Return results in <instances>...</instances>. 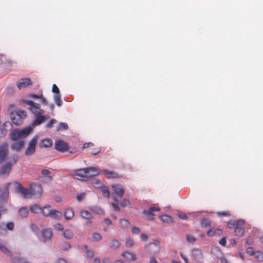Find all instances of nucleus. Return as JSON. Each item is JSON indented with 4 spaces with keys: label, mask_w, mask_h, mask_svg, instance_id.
<instances>
[{
    "label": "nucleus",
    "mask_w": 263,
    "mask_h": 263,
    "mask_svg": "<svg viewBox=\"0 0 263 263\" xmlns=\"http://www.w3.org/2000/svg\"><path fill=\"white\" fill-rule=\"evenodd\" d=\"M32 128L31 127H28L22 129H15L10 134V138L12 141H20L14 142L11 145V148L17 152H18L25 145V141L22 139L27 137Z\"/></svg>",
    "instance_id": "obj_1"
},
{
    "label": "nucleus",
    "mask_w": 263,
    "mask_h": 263,
    "mask_svg": "<svg viewBox=\"0 0 263 263\" xmlns=\"http://www.w3.org/2000/svg\"><path fill=\"white\" fill-rule=\"evenodd\" d=\"M26 116V112L21 109L16 111H12L10 114L11 121L13 124L16 125H21L23 123V120Z\"/></svg>",
    "instance_id": "obj_2"
},
{
    "label": "nucleus",
    "mask_w": 263,
    "mask_h": 263,
    "mask_svg": "<svg viewBox=\"0 0 263 263\" xmlns=\"http://www.w3.org/2000/svg\"><path fill=\"white\" fill-rule=\"evenodd\" d=\"M50 206L47 205L42 208L41 212L46 217L49 216L53 218L60 219L62 216V213L54 209H50Z\"/></svg>",
    "instance_id": "obj_3"
},
{
    "label": "nucleus",
    "mask_w": 263,
    "mask_h": 263,
    "mask_svg": "<svg viewBox=\"0 0 263 263\" xmlns=\"http://www.w3.org/2000/svg\"><path fill=\"white\" fill-rule=\"evenodd\" d=\"M111 189L112 191V198L115 201L118 202L119 199L122 197L124 192L123 187L121 184H115L111 186Z\"/></svg>",
    "instance_id": "obj_4"
},
{
    "label": "nucleus",
    "mask_w": 263,
    "mask_h": 263,
    "mask_svg": "<svg viewBox=\"0 0 263 263\" xmlns=\"http://www.w3.org/2000/svg\"><path fill=\"white\" fill-rule=\"evenodd\" d=\"M12 162H8L3 165L0 170V174L3 175H8L12 169V166L16 163L18 160V156L16 155H13L11 157Z\"/></svg>",
    "instance_id": "obj_5"
},
{
    "label": "nucleus",
    "mask_w": 263,
    "mask_h": 263,
    "mask_svg": "<svg viewBox=\"0 0 263 263\" xmlns=\"http://www.w3.org/2000/svg\"><path fill=\"white\" fill-rule=\"evenodd\" d=\"M93 168H86L80 169L76 171L74 177L78 180H86L89 179V174L88 173L90 171H93Z\"/></svg>",
    "instance_id": "obj_6"
},
{
    "label": "nucleus",
    "mask_w": 263,
    "mask_h": 263,
    "mask_svg": "<svg viewBox=\"0 0 263 263\" xmlns=\"http://www.w3.org/2000/svg\"><path fill=\"white\" fill-rule=\"evenodd\" d=\"M14 184L16 192L21 194L24 198H29L31 197L30 187L29 189L25 188L21 183L17 182H15Z\"/></svg>",
    "instance_id": "obj_7"
},
{
    "label": "nucleus",
    "mask_w": 263,
    "mask_h": 263,
    "mask_svg": "<svg viewBox=\"0 0 263 263\" xmlns=\"http://www.w3.org/2000/svg\"><path fill=\"white\" fill-rule=\"evenodd\" d=\"M30 190L31 196H34L40 197L42 194V188L40 184L35 183H30Z\"/></svg>",
    "instance_id": "obj_8"
},
{
    "label": "nucleus",
    "mask_w": 263,
    "mask_h": 263,
    "mask_svg": "<svg viewBox=\"0 0 263 263\" xmlns=\"http://www.w3.org/2000/svg\"><path fill=\"white\" fill-rule=\"evenodd\" d=\"M37 142V137H33L30 141L28 147L25 152V155L30 156L33 154L35 150V146Z\"/></svg>",
    "instance_id": "obj_9"
},
{
    "label": "nucleus",
    "mask_w": 263,
    "mask_h": 263,
    "mask_svg": "<svg viewBox=\"0 0 263 263\" xmlns=\"http://www.w3.org/2000/svg\"><path fill=\"white\" fill-rule=\"evenodd\" d=\"M8 152V144L3 143L0 145V163L3 162L7 158Z\"/></svg>",
    "instance_id": "obj_10"
},
{
    "label": "nucleus",
    "mask_w": 263,
    "mask_h": 263,
    "mask_svg": "<svg viewBox=\"0 0 263 263\" xmlns=\"http://www.w3.org/2000/svg\"><path fill=\"white\" fill-rule=\"evenodd\" d=\"M55 148L60 152H65L68 151V144L63 140H58L55 143Z\"/></svg>",
    "instance_id": "obj_11"
},
{
    "label": "nucleus",
    "mask_w": 263,
    "mask_h": 263,
    "mask_svg": "<svg viewBox=\"0 0 263 263\" xmlns=\"http://www.w3.org/2000/svg\"><path fill=\"white\" fill-rule=\"evenodd\" d=\"M160 211V208L157 206H151L148 210H143V213L144 214L149 220L153 219V216L154 214L153 212H158Z\"/></svg>",
    "instance_id": "obj_12"
},
{
    "label": "nucleus",
    "mask_w": 263,
    "mask_h": 263,
    "mask_svg": "<svg viewBox=\"0 0 263 263\" xmlns=\"http://www.w3.org/2000/svg\"><path fill=\"white\" fill-rule=\"evenodd\" d=\"M32 85V82L29 78L21 79L17 83V87L21 89Z\"/></svg>",
    "instance_id": "obj_13"
},
{
    "label": "nucleus",
    "mask_w": 263,
    "mask_h": 263,
    "mask_svg": "<svg viewBox=\"0 0 263 263\" xmlns=\"http://www.w3.org/2000/svg\"><path fill=\"white\" fill-rule=\"evenodd\" d=\"M146 251L151 255H155L159 252L158 247L155 243H149L145 247Z\"/></svg>",
    "instance_id": "obj_14"
},
{
    "label": "nucleus",
    "mask_w": 263,
    "mask_h": 263,
    "mask_svg": "<svg viewBox=\"0 0 263 263\" xmlns=\"http://www.w3.org/2000/svg\"><path fill=\"white\" fill-rule=\"evenodd\" d=\"M52 232L51 229H45L42 231V241L44 242L49 240L52 236Z\"/></svg>",
    "instance_id": "obj_15"
},
{
    "label": "nucleus",
    "mask_w": 263,
    "mask_h": 263,
    "mask_svg": "<svg viewBox=\"0 0 263 263\" xmlns=\"http://www.w3.org/2000/svg\"><path fill=\"white\" fill-rule=\"evenodd\" d=\"M101 173L104 174L108 178H118L120 177L117 173L108 170H104Z\"/></svg>",
    "instance_id": "obj_16"
},
{
    "label": "nucleus",
    "mask_w": 263,
    "mask_h": 263,
    "mask_svg": "<svg viewBox=\"0 0 263 263\" xmlns=\"http://www.w3.org/2000/svg\"><path fill=\"white\" fill-rule=\"evenodd\" d=\"M29 109L35 116L42 115L44 113V111L41 108L40 105L38 103L30 107Z\"/></svg>",
    "instance_id": "obj_17"
},
{
    "label": "nucleus",
    "mask_w": 263,
    "mask_h": 263,
    "mask_svg": "<svg viewBox=\"0 0 263 263\" xmlns=\"http://www.w3.org/2000/svg\"><path fill=\"white\" fill-rule=\"evenodd\" d=\"M122 256L127 261H135L137 260V257L135 254L131 253L128 252H124L122 253Z\"/></svg>",
    "instance_id": "obj_18"
},
{
    "label": "nucleus",
    "mask_w": 263,
    "mask_h": 263,
    "mask_svg": "<svg viewBox=\"0 0 263 263\" xmlns=\"http://www.w3.org/2000/svg\"><path fill=\"white\" fill-rule=\"evenodd\" d=\"M64 216L66 220H71L74 216V212L72 209L69 208L65 210Z\"/></svg>",
    "instance_id": "obj_19"
},
{
    "label": "nucleus",
    "mask_w": 263,
    "mask_h": 263,
    "mask_svg": "<svg viewBox=\"0 0 263 263\" xmlns=\"http://www.w3.org/2000/svg\"><path fill=\"white\" fill-rule=\"evenodd\" d=\"M36 118L33 122V125L36 126L41 124L46 120L45 116H42V115L35 116Z\"/></svg>",
    "instance_id": "obj_20"
},
{
    "label": "nucleus",
    "mask_w": 263,
    "mask_h": 263,
    "mask_svg": "<svg viewBox=\"0 0 263 263\" xmlns=\"http://www.w3.org/2000/svg\"><path fill=\"white\" fill-rule=\"evenodd\" d=\"M52 145V141L49 139H43L40 143V147L41 148L43 147H49Z\"/></svg>",
    "instance_id": "obj_21"
},
{
    "label": "nucleus",
    "mask_w": 263,
    "mask_h": 263,
    "mask_svg": "<svg viewBox=\"0 0 263 263\" xmlns=\"http://www.w3.org/2000/svg\"><path fill=\"white\" fill-rule=\"evenodd\" d=\"M42 208L40 205L37 204H34L30 206V211L33 213H39L41 212Z\"/></svg>",
    "instance_id": "obj_22"
},
{
    "label": "nucleus",
    "mask_w": 263,
    "mask_h": 263,
    "mask_svg": "<svg viewBox=\"0 0 263 263\" xmlns=\"http://www.w3.org/2000/svg\"><path fill=\"white\" fill-rule=\"evenodd\" d=\"M193 255L194 257V259L195 260H199L203 257V255L201 251L199 250H193Z\"/></svg>",
    "instance_id": "obj_23"
},
{
    "label": "nucleus",
    "mask_w": 263,
    "mask_h": 263,
    "mask_svg": "<svg viewBox=\"0 0 263 263\" xmlns=\"http://www.w3.org/2000/svg\"><path fill=\"white\" fill-rule=\"evenodd\" d=\"M80 216L82 218L86 219H90L92 218V214L91 213L87 211L82 210L80 212Z\"/></svg>",
    "instance_id": "obj_24"
},
{
    "label": "nucleus",
    "mask_w": 263,
    "mask_h": 263,
    "mask_svg": "<svg viewBox=\"0 0 263 263\" xmlns=\"http://www.w3.org/2000/svg\"><path fill=\"white\" fill-rule=\"evenodd\" d=\"M119 225L121 228L123 229H126L129 227L130 223L127 220L125 219H122L120 220Z\"/></svg>",
    "instance_id": "obj_25"
},
{
    "label": "nucleus",
    "mask_w": 263,
    "mask_h": 263,
    "mask_svg": "<svg viewBox=\"0 0 263 263\" xmlns=\"http://www.w3.org/2000/svg\"><path fill=\"white\" fill-rule=\"evenodd\" d=\"M28 212V209L26 207H22L18 211L19 215L22 217H26Z\"/></svg>",
    "instance_id": "obj_26"
},
{
    "label": "nucleus",
    "mask_w": 263,
    "mask_h": 263,
    "mask_svg": "<svg viewBox=\"0 0 263 263\" xmlns=\"http://www.w3.org/2000/svg\"><path fill=\"white\" fill-rule=\"evenodd\" d=\"M200 224L202 227H210L211 226V220L208 219L202 218L200 220Z\"/></svg>",
    "instance_id": "obj_27"
},
{
    "label": "nucleus",
    "mask_w": 263,
    "mask_h": 263,
    "mask_svg": "<svg viewBox=\"0 0 263 263\" xmlns=\"http://www.w3.org/2000/svg\"><path fill=\"white\" fill-rule=\"evenodd\" d=\"M63 236L68 239H70L73 237V233L70 230L66 229L63 232Z\"/></svg>",
    "instance_id": "obj_28"
},
{
    "label": "nucleus",
    "mask_w": 263,
    "mask_h": 263,
    "mask_svg": "<svg viewBox=\"0 0 263 263\" xmlns=\"http://www.w3.org/2000/svg\"><path fill=\"white\" fill-rule=\"evenodd\" d=\"M235 235L239 237L243 236L244 229L240 227H236L234 231Z\"/></svg>",
    "instance_id": "obj_29"
},
{
    "label": "nucleus",
    "mask_w": 263,
    "mask_h": 263,
    "mask_svg": "<svg viewBox=\"0 0 263 263\" xmlns=\"http://www.w3.org/2000/svg\"><path fill=\"white\" fill-rule=\"evenodd\" d=\"M100 189L103 196L108 198L110 196V194L108 187L105 185H102Z\"/></svg>",
    "instance_id": "obj_30"
},
{
    "label": "nucleus",
    "mask_w": 263,
    "mask_h": 263,
    "mask_svg": "<svg viewBox=\"0 0 263 263\" xmlns=\"http://www.w3.org/2000/svg\"><path fill=\"white\" fill-rule=\"evenodd\" d=\"M9 196V191L7 189L0 196V201H2L3 203L6 201V200L8 198Z\"/></svg>",
    "instance_id": "obj_31"
},
{
    "label": "nucleus",
    "mask_w": 263,
    "mask_h": 263,
    "mask_svg": "<svg viewBox=\"0 0 263 263\" xmlns=\"http://www.w3.org/2000/svg\"><path fill=\"white\" fill-rule=\"evenodd\" d=\"M55 103L58 106H61L62 104V102L61 99L60 94H55L53 97Z\"/></svg>",
    "instance_id": "obj_32"
},
{
    "label": "nucleus",
    "mask_w": 263,
    "mask_h": 263,
    "mask_svg": "<svg viewBox=\"0 0 263 263\" xmlns=\"http://www.w3.org/2000/svg\"><path fill=\"white\" fill-rule=\"evenodd\" d=\"M120 247V243L117 239H112L110 242V248L114 249H117Z\"/></svg>",
    "instance_id": "obj_33"
},
{
    "label": "nucleus",
    "mask_w": 263,
    "mask_h": 263,
    "mask_svg": "<svg viewBox=\"0 0 263 263\" xmlns=\"http://www.w3.org/2000/svg\"><path fill=\"white\" fill-rule=\"evenodd\" d=\"M254 257L258 261H263V253L260 251H256L254 253Z\"/></svg>",
    "instance_id": "obj_34"
},
{
    "label": "nucleus",
    "mask_w": 263,
    "mask_h": 263,
    "mask_svg": "<svg viewBox=\"0 0 263 263\" xmlns=\"http://www.w3.org/2000/svg\"><path fill=\"white\" fill-rule=\"evenodd\" d=\"M0 250L4 253L10 256L11 255V252L3 244L0 242Z\"/></svg>",
    "instance_id": "obj_35"
},
{
    "label": "nucleus",
    "mask_w": 263,
    "mask_h": 263,
    "mask_svg": "<svg viewBox=\"0 0 263 263\" xmlns=\"http://www.w3.org/2000/svg\"><path fill=\"white\" fill-rule=\"evenodd\" d=\"M161 220L165 222H172L173 219L172 217L168 215H163L160 217Z\"/></svg>",
    "instance_id": "obj_36"
},
{
    "label": "nucleus",
    "mask_w": 263,
    "mask_h": 263,
    "mask_svg": "<svg viewBox=\"0 0 263 263\" xmlns=\"http://www.w3.org/2000/svg\"><path fill=\"white\" fill-rule=\"evenodd\" d=\"M90 168H93L94 170L93 171H90V172L88 173V174L89 175V178H90L91 177L95 176L99 173L98 167H90Z\"/></svg>",
    "instance_id": "obj_37"
},
{
    "label": "nucleus",
    "mask_w": 263,
    "mask_h": 263,
    "mask_svg": "<svg viewBox=\"0 0 263 263\" xmlns=\"http://www.w3.org/2000/svg\"><path fill=\"white\" fill-rule=\"evenodd\" d=\"M92 184L93 186L96 188H100L102 185V182L100 180L98 179H95L92 181Z\"/></svg>",
    "instance_id": "obj_38"
},
{
    "label": "nucleus",
    "mask_w": 263,
    "mask_h": 263,
    "mask_svg": "<svg viewBox=\"0 0 263 263\" xmlns=\"http://www.w3.org/2000/svg\"><path fill=\"white\" fill-rule=\"evenodd\" d=\"M68 124L66 123H60L58 126V130L62 129H67L68 128Z\"/></svg>",
    "instance_id": "obj_39"
},
{
    "label": "nucleus",
    "mask_w": 263,
    "mask_h": 263,
    "mask_svg": "<svg viewBox=\"0 0 263 263\" xmlns=\"http://www.w3.org/2000/svg\"><path fill=\"white\" fill-rule=\"evenodd\" d=\"M101 151V148L100 147H97L95 148H92L90 150V154L93 155H96L98 154Z\"/></svg>",
    "instance_id": "obj_40"
},
{
    "label": "nucleus",
    "mask_w": 263,
    "mask_h": 263,
    "mask_svg": "<svg viewBox=\"0 0 263 263\" xmlns=\"http://www.w3.org/2000/svg\"><path fill=\"white\" fill-rule=\"evenodd\" d=\"M92 237L93 239L96 241H100L102 239L101 235L98 233H94L92 234Z\"/></svg>",
    "instance_id": "obj_41"
},
{
    "label": "nucleus",
    "mask_w": 263,
    "mask_h": 263,
    "mask_svg": "<svg viewBox=\"0 0 263 263\" xmlns=\"http://www.w3.org/2000/svg\"><path fill=\"white\" fill-rule=\"evenodd\" d=\"M206 235L209 237H212V236H213L214 235H216L215 234V229L211 228V229H209L206 233Z\"/></svg>",
    "instance_id": "obj_42"
},
{
    "label": "nucleus",
    "mask_w": 263,
    "mask_h": 263,
    "mask_svg": "<svg viewBox=\"0 0 263 263\" xmlns=\"http://www.w3.org/2000/svg\"><path fill=\"white\" fill-rule=\"evenodd\" d=\"M217 215L221 216H230V213L229 211H222V212H218L217 213Z\"/></svg>",
    "instance_id": "obj_43"
},
{
    "label": "nucleus",
    "mask_w": 263,
    "mask_h": 263,
    "mask_svg": "<svg viewBox=\"0 0 263 263\" xmlns=\"http://www.w3.org/2000/svg\"><path fill=\"white\" fill-rule=\"evenodd\" d=\"M120 204L121 206L124 207L129 205L130 202L128 200L124 199L121 201Z\"/></svg>",
    "instance_id": "obj_44"
},
{
    "label": "nucleus",
    "mask_w": 263,
    "mask_h": 263,
    "mask_svg": "<svg viewBox=\"0 0 263 263\" xmlns=\"http://www.w3.org/2000/svg\"><path fill=\"white\" fill-rule=\"evenodd\" d=\"M86 253L87 258H92L94 256V253L92 250H87Z\"/></svg>",
    "instance_id": "obj_45"
},
{
    "label": "nucleus",
    "mask_w": 263,
    "mask_h": 263,
    "mask_svg": "<svg viewBox=\"0 0 263 263\" xmlns=\"http://www.w3.org/2000/svg\"><path fill=\"white\" fill-rule=\"evenodd\" d=\"M134 245V241L132 239L128 238L126 240L125 246L126 247H132Z\"/></svg>",
    "instance_id": "obj_46"
},
{
    "label": "nucleus",
    "mask_w": 263,
    "mask_h": 263,
    "mask_svg": "<svg viewBox=\"0 0 263 263\" xmlns=\"http://www.w3.org/2000/svg\"><path fill=\"white\" fill-rule=\"evenodd\" d=\"M235 227H240V226L244 224L245 221L242 219L237 220L235 221Z\"/></svg>",
    "instance_id": "obj_47"
},
{
    "label": "nucleus",
    "mask_w": 263,
    "mask_h": 263,
    "mask_svg": "<svg viewBox=\"0 0 263 263\" xmlns=\"http://www.w3.org/2000/svg\"><path fill=\"white\" fill-rule=\"evenodd\" d=\"M14 224L13 222H9L6 224V227L9 230H13L14 229Z\"/></svg>",
    "instance_id": "obj_48"
},
{
    "label": "nucleus",
    "mask_w": 263,
    "mask_h": 263,
    "mask_svg": "<svg viewBox=\"0 0 263 263\" xmlns=\"http://www.w3.org/2000/svg\"><path fill=\"white\" fill-rule=\"evenodd\" d=\"M52 91L55 94H60L59 89L55 84L52 85Z\"/></svg>",
    "instance_id": "obj_49"
},
{
    "label": "nucleus",
    "mask_w": 263,
    "mask_h": 263,
    "mask_svg": "<svg viewBox=\"0 0 263 263\" xmlns=\"http://www.w3.org/2000/svg\"><path fill=\"white\" fill-rule=\"evenodd\" d=\"M13 263H29L24 259L22 258H15L13 260Z\"/></svg>",
    "instance_id": "obj_50"
},
{
    "label": "nucleus",
    "mask_w": 263,
    "mask_h": 263,
    "mask_svg": "<svg viewBox=\"0 0 263 263\" xmlns=\"http://www.w3.org/2000/svg\"><path fill=\"white\" fill-rule=\"evenodd\" d=\"M71 247V245L69 242H64L62 246V249L66 250Z\"/></svg>",
    "instance_id": "obj_51"
},
{
    "label": "nucleus",
    "mask_w": 263,
    "mask_h": 263,
    "mask_svg": "<svg viewBox=\"0 0 263 263\" xmlns=\"http://www.w3.org/2000/svg\"><path fill=\"white\" fill-rule=\"evenodd\" d=\"M186 239L187 241L190 243H193L195 241V238L193 236L190 235H186Z\"/></svg>",
    "instance_id": "obj_52"
},
{
    "label": "nucleus",
    "mask_w": 263,
    "mask_h": 263,
    "mask_svg": "<svg viewBox=\"0 0 263 263\" xmlns=\"http://www.w3.org/2000/svg\"><path fill=\"white\" fill-rule=\"evenodd\" d=\"M227 243V240L226 237H222L221 239L219 241V243L222 246H226Z\"/></svg>",
    "instance_id": "obj_53"
},
{
    "label": "nucleus",
    "mask_w": 263,
    "mask_h": 263,
    "mask_svg": "<svg viewBox=\"0 0 263 263\" xmlns=\"http://www.w3.org/2000/svg\"><path fill=\"white\" fill-rule=\"evenodd\" d=\"M246 252L248 254L250 255H252L254 254V251L253 248L249 247L247 249Z\"/></svg>",
    "instance_id": "obj_54"
},
{
    "label": "nucleus",
    "mask_w": 263,
    "mask_h": 263,
    "mask_svg": "<svg viewBox=\"0 0 263 263\" xmlns=\"http://www.w3.org/2000/svg\"><path fill=\"white\" fill-rule=\"evenodd\" d=\"M57 122L56 120L55 119H51L46 125V126L47 127H51L53 124Z\"/></svg>",
    "instance_id": "obj_55"
},
{
    "label": "nucleus",
    "mask_w": 263,
    "mask_h": 263,
    "mask_svg": "<svg viewBox=\"0 0 263 263\" xmlns=\"http://www.w3.org/2000/svg\"><path fill=\"white\" fill-rule=\"evenodd\" d=\"M140 229L138 227H133L132 229V232L133 234H138L140 232Z\"/></svg>",
    "instance_id": "obj_56"
},
{
    "label": "nucleus",
    "mask_w": 263,
    "mask_h": 263,
    "mask_svg": "<svg viewBox=\"0 0 263 263\" xmlns=\"http://www.w3.org/2000/svg\"><path fill=\"white\" fill-rule=\"evenodd\" d=\"M93 145V144L90 142H87V143H85L82 146V148H84V149L86 148L92 146Z\"/></svg>",
    "instance_id": "obj_57"
},
{
    "label": "nucleus",
    "mask_w": 263,
    "mask_h": 263,
    "mask_svg": "<svg viewBox=\"0 0 263 263\" xmlns=\"http://www.w3.org/2000/svg\"><path fill=\"white\" fill-rule=\"evenodd\" d=\"M178 216L180 218L182 219H186L187 218V216L184 213H180L178 214Z\"/></svg>",
    "instance_id": "obj_58"
},
{
    "label": "nucleus",
    "mask_w": 263,
    "mask_h": 263,
    "mask_svg": "<svg viewBox=\"0 0 263 263\" xmlns=\"http://www.w3.org/2000/svg\"><path fill=\"white\" fill-rule=\"evenodd\" d=\"M25 103L29 105L30 106V107H33L36 104L35 102L31 100L25 101Z\"/></svg>",
    "instance_id": "obj_59"
},
{
    "label": "nucleus",
    "mask_w": 263,
    "mask_h": 263,
    "mask_svg": "<svg viewBox=\"0 0 263 263\" xmlns=\"http://www.w3.org/2000/svg\"><path fill=\"white\" fill-rule=\"evenodd\" d=\"M227 226L229 228H231L233 226H235V220H230L228 222Z\"/></svg>",
    "instance_id": "obj_60"
},
{
    "label": "nucleus",
    "mask_w": 263,
    "mask_h": 263,
    "mask_svg": "<svg viewBox=\"0 0 263 263\" xmlns=\"http://www.w3.org/2000/svg\"><path fill=\"white\" fill-rule=\"evenodd\" d=\"M41 173L43 175L46 176L50 174V172L48 170H42L41 171Z\"/></svg>",
    "instance_id": "obj_61"
},
{
    "label": "nucleus",
    "mask_w": 263,
    "mask_h": 263,
    "mask_svg": "<svg viewBox=\"0 0 263 263\" xmlns=\"http://www.w3.org/2000/svg\"><path fill=\"white\" fill-rule=\"evenodd\" d=\"M63 229V227L60 223H57L55 226V229L58 231H62Z\"/></svg>",
    "instance_id": "obj_62"
},
{
    "label": "nucleus",
    "mask_w": 263,
    "mask_h": 263,
    "mask_svg": "<svg viewBox=\"0 0 263 263\" xmlns=\"http://www.w3.org/2000/svg\"><path fill=\"white\" fill-rule=\"evenodd\" d=\"M84 196H85V194L84 193H82L80 195H78L77 197V200L79 201H81L82 200V199L84 198Z\"/></svg>",
    "instance_id": "obj_63"
},
{
    "label": "nucleus",
    "mask_w": 263,
    "mask_h": 263,
    "mask_svg": "<svg viewBox=\"0 0 263 263\" xmlns=\"http://www.w3.org/2000/svg\"><path fill=\"white\" fill-rule=\"evenodd\" d=\"M111 205L114 208V209L116 211H120V209L119 207L118 206L117 203H112Z\"/></svg>",
    "instance_id": "obj_64"
}]
</instances>
